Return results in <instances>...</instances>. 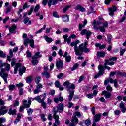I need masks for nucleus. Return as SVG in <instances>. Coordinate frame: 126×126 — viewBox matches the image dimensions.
<instances>
[{
	"label": "nucleus",
	"instance_id": "obj_18",
	"mask_svg": "<svg viewBox=\"0 0 126 126\" xmlns=\"http://www.w3.org/2000/svg\"><path fill=\"white\" fill-rule=\"evenodd\" d=\"M41 75L42 76H45L46 78H51V73L48 71H44L42 73Z\"/></svg>",
	"mask_w": 126,
	"mask_h": 126
},
{
	"label": "nucleus",
	"instance_id": "obj_24",
	"mask_svg": "<svg viewBox=\"0 0 126 126\" xmlns=\"http://www.w3.org/2000/svg\"><path fill=\"white\" fill-rule=\"evenodd\" d=\"M63 20L64 22H68L69 21V17L67 15H63Z\"/></svg>",
	"mask_w": 126,
	"mask_h": 126
},
{
	"label": "nucleus",
	"instance_id": "obj_44",
	"mask_svg": "<svg viewBox=\"0 0 126 126\" xmlns=\"http://www.w3.org/2000/svg\"><path fill=\"white\" fill-rule=\"evenodd\" d=\"M28 43H29V38H27L24 41V44L25 45V47H28Z\"/></svg>",
	"mask_w": 126,
	"mask_h": 126
},
{
	"label": "nucleus",
	"instance_id": "obj_23",
	"mask_svg": "<svg viewBox=\"0 0 126 126\" xmlns=\"http://www.w3.org/2000/svg\"><path fill=\"white\" fill-rule=\"evenodd\" d=\"M44 39L47 43L49 44H51L53 41V38H49L48 36L46 35L44 36Z\"/></svg>",
	"mask_w": 126,
	"mask_h": 126
},
{
	"label": "nucleus",
	"instance_id": "obj_32",
	"mask_svg": "<svg viewBox=\"0 0 126 126\" xmlns=\"http://www.w3.org/2000/svg\"><path fill=\"white\" fill-rule=\"evenodd\" d=\"M109 14L110 15V16H113V15L115 14V12L113 10V8L110 7L109 8Z\"/></svg>",
	"mask_w": 126,
	"mask_h": 126
},
{
	"label": "nucleus",
	"instance_id": "obj_33",
	"mask_svg": "<svg viewBox=\"0 0 126 126\" xmlns=\"http://www.w3.org/2000/svg\"><path fill=\"white\" fill-rule=\"evenodd\" d=\"M84 123L85 124L86 126H89L90 125H91V120H90L89 119H87L85 120Z\"/></svg>",
	"mask_w": 126,
	"mask_h": 126
},
{
	"label": "nucleus",
	"instance_id": "obj_27",
	"mask_svg": "<svg viewBox=\"0 0 126 126\" xmlns=\"http://www.w3.org/2000/svg\"><path fill=\"white\" fill-rule=\"evenodd\" d=\"M46 24H44L43 26V27L41 29H39L37 32H35V34H40V33H41L42 32V31H43V30H45L46 29Z\"/></svg>",
	"mask_w": 126,
	"mask_h": 126
},
{
	"label": "nucleus",
	"instance_id": "obj_10",
	"mask_svg": "<svg viewBox=\"0 0 126 126\" xmlns=\"http://www.w3.org/2000/svg\"><path fill=\"white\" fill-rule=\"evenodd\" d=\"M71 121L72 122V123L70 124V126H76L75 125H74V122L75 124H78V118L75 116L72 117Z\"/></svg>",
	"mask_w": 126,
	"mask_h": 126
},
{
	"label": "nucleus",
	"instance_id": "obj_63",
	"mask_svg": "<svg viewBox=\"0 0 126 126\" xmlns=\"http://www.w3.org/2000/svg\"><path fill=\"white\" fill-rule=\"evenodd\" d=\"M52 3H53V0H49L48 1V7H51V6H52Z\"/></svg>",
	"mask_w": 126,
	"mask_h": 126
},
{
	"label": "nucleus",
	"instance_id": "obj_39",
	"mask_svg": "<svg viewBox=\"0 0 126 126\" xmlns=\"http://www.w3.org/2000/svg\"><path fill=\"white\" fill-rule=\"evenodd\" d=\"M87 45H88V42L87 41H86L84 42V46H83V47H84V48H85L87 51H88L89 52H90V50L87 48Z\"/></svg>",
	"mask_w": 126,
	"mask_h": 126
},
{
	"label": "nucleus",
	"instance_id": "obj_53",
	"mask_svg": "<svg viewBox=\"0 0 126 126\" xmlns=\"http://www.w3.org/2000/svg\"><path fill=\"white\" fill-rule=\"evenodd\" d=\"M86 97H87L88 99H92L94 97V95L91 94H88Z\"/></svg>",
	"mask_w": 126,
	"mask_h": 126
},
{
	"label": "nucleus",
	"instance_id": "obj_41",
	"mask_svg": "<svg viewBox=\"0 0 126 126\" xmlns=\"http://www.w3.org/2000/svg\"><path fill=\"white\" fill-rule=\"evenodd\" d=\"M65 60L66 63H70V61H71V56L68 55V57H65Z\"/></svg>",
	"mask_w": 126,
	"mask_h": 126
},
{
	"label": "nucleus",
	"instance_id": "obj_61",
	"mask_svg": "<svg viewBox=\"0 0 126 126\" xmlns=\"http://www.w3.org/2000/svg\"><path fill=\"white\" fill-rule=\"evenodd\" d=\"M99 29L100 30V31H101V32H103L104 33L106 32V29H105V28L103 26L99 27Z\"/></svg>",
	"mask_w": 126,
	"mask_h": 126
},
{
	"label": "nucleus",
	"instance_id": "obj_64",
	"mask_svg": "<svg viewBox=\"0 0 126 126\" xmlns=\"http://www.w3.org/2000/svg\"><path fill=\"white\" fill-rule=\"evenodd\" d=\"M106 90H107V91H112L113 90V88H112V87H111V86L110 85H108L106 87Z\"/></svg>",
	"mask_w": 126,
	"mask_h": 126
},
{
	"label": "nucleus",
	"instance_id": "obj_50",
	"mask_svg": "<svg viewBox=\"0 0 126 126\" xmlns=\"http://www.w3.org/2000/svg\"><path fill=\"white\" fill-rule=\"evenodd\" d=\"M9 32L11 34H15V33H16V31H15V30H14V29H13L12 28H10L9 29Z\"/></svg>",
	"mask_w": 126,
	"mask_h": 126
},
{
	"label": "nucleus",
	"instance_id": "obj_20",
	"mask_svg": "<svg viewBox=\"0 0 126 126\" xmlns=\"http://www.w3.org/2000/svg\"><path fill=\"white\" fill-rule=\"evenodd\" d=\"M26 81L27 83H28V84H30V83H32V82H33V76H30L27 77Z\"/></svg>",
	"mask_w": 126,
	"mask_h": 126
},
{
	"label": "nucleus",
	"instance_id": "obj_31",
	"mask_svg": "<svg viewBox=\"0 0 126 126\" xmlns=\"http://www.w3.org/2000/svg\"><path fill=\"white\" fill-rule=\"evenodd\" d=\"M112 38H113V36H112V35L111 34L107 35V42H108V44H111V42H112Z\"/></svg>",
	"mask_w": 126,
	"mask_h": 126
},
{
	"label": "nucleus",
	"instance_id": "obj_47",
	"mask_svg": "<svg viewBox=\"0 0 126 126\" xmlns=\"http://www.w3.org/2000/svg\"><path fill=\"white\" fill-rule=\"evenodd\" d=\"M53 16H54V17H56V18H60V16L58 14V12L57 11L53 12Z\"/></svg>",
	"mask_w": 126,
	"mask_h": 126
},
{
	"label": "nucleus",
	"instance_id": "obj_4",
	"mask_svg": "<svg viewBox=\"0 0 126 126\" xmlns=\"http://www.w3.org/2000/svg\"><path fill=\"white\" fill-rule=\"evenodd\" d=\"M115 74L117 75V76H124V77H126V72H124L122 73L120 71L111 72L109 75L110 76H114V75H115Z\"/></svg>",
	"mask_w": 126,
	"mask_h": 126
},
{
	"label": "nucleus",
	"instance_id": "obj_3",
	"mask_svg": "<svg viewBox=\"0 0 126 126\" xmlns=\"http://www.w3.org/2000/svg\"><path fill=\"white\" fill-rule=\"evenodd\" d=\"M80 34L82 36L86 35L87 40H89L90 38L91 37V35H92V32L89 30H87V29H84L81 31Z\"/></svg>",
	"mask_w": 126,
	"mask_h": 126
},
{
	"label": "nucleus",
	"instance_id": "obj_35",
	"mask_svg": "<svg viewBox=\"0 0 126 126\" xmlns=\"http://www.w3.org/2000/svg\"><path fill=\"white\" fill-rule=\"evenodd\" d=\"M0 57L4 59L5 58H6V55L5 53H3V51H0Z\"/></svg>",
	"mask_w": 126,
	"mask_h": 126
},
{
	"label": "nucleus",
	"instance_id": "obj_34",
	"mask_svg": "<svg viewBox=\"0 0 126 126\" xmlns=\"http://www.w3.org/2000/svg\"><path fill=\"white\" fill-rule=\"evenodd\" d=\"M40 8H41V7L40 6V5L37 4L34 8V11L35 13L38 12L39 10H40Z\"/></svg>",
	"mask_w": 126,
	"mask_h": 126
},
{
	"label": "nucleus",
	"instance_id": "obj_8",
	"mask_svg": "<svg viewBox=\"0 0 126 126\" xmlns=\"http://www.w3.org/2000/svg\"><path fill=\"white\" fill-rule=\"evenodd\" d=\"M27 103V100L24 99L23 101V105H25L26 109H28V108H30V105H31V103H32V98H31L30 99H29L28 104Z\"/></svg>",
	"mask_w": 126,
	"mask_h": 126
},
{
	"label": "nucleus",
	"instance_id": "obj_12",
	"mask_svg": "<svg viewBox=\"0 0 126 126\" xmlns=\"http://www.w3.org/2000/svg\"><path fill=\"white\" fill-rule=\"evenodd\" d=\"M75 10H79L81 12H85V8L81 6V5H77L75 7Z\"/></svg>",
	"mask_w": 126,
	"mask_h": 126
},
{
	"label": "nucleus",
	"instance_id": "obj_54",
	"mask_svg": "<svg viewBox=\"0 0 126 126\" xmlns=\"http://www.w3.org/2000/svg\"><path fill=\"white\" fill-rule=\"evenodd\" d=\"M35 81L37 84H39V83H40V81H41V77H36L35 78Z\"/></svg>",
	"mask_w": 126,
	"mask_h": 126
},
{
	"label": "nucleus",
	"instance_id": "obj_60",
	"mask_svg": "<svg viewBox=\"0 0 126 126\" xmlns=\"http://www.w3.org/2000/svg\"><path fill=\"white\" fill-rule=\"evenodd\" d=\"M26 54H27V57H28V58H30L32 56V53L29 52V50L27 51Z\"/></svg>",
	"mask_w": 126,
	"mask_h": 126
},
{
	"label": "nucleus",
	"instance_id": "obj_14",
	"mask_svg": "<svg viewBox=\"0 0 126 126\" xmlns=\"http://www.w3.org/2000/svg\"><path fill=\"white\" fill-rule=\"evenodd\" d=\"M26 71V67L23 66L22 67L19 69V73L20 76L23 75V73H25Z\"/></svg>",
	"mask_w": 126,
	"mask_h": 126
},
{
	"label": "nucleus",
	"instance_id": "obj_40",
	"mask_svg": "<svg viewBox=\"0 0 126 126\" xmlns=\"http://www.w3.org/2000/svg\"><path fill=\"white\" fill-rule=\"evenodd\" d=\"M58 100L59 102H63L64 99L63 97L62 96V94H60L58 95Z\"/></svg>",
	"mask_w": 126,
	"mask_h": 126
},
{
	"label": "nucleus",
	"instance_id": "obj_62",
	"mask_svg": "<svg viewBox=\"0 0 126 126\" xmlns=\"http://www.w3.org/2000/svg\"><path fill=\"white\" fill-rule=\"evenodd\" d=\"M117 60H118V57H110L109 59V61H117Z\"/></svg>",
	"mask_w": 126,
	"mask_h": 126
},
{
	"label": "nucleus",
	"instance_id": "obj_52",
	"mask_svg": "<svg viewBox=\"0 0 126 126\" xmlns=\"http://www.w3.org/2000/svg\"><path fill=\"white\" fill-rule=\"evenodd\" d=\"M34 100H35L36 101H37V102H38V103H40V101H41V97H40V96H37L36 97H34L33 98V100L34 101Z\"/></svg>",
	"mask_w": 126,
	"mask_h": 126
},
{
	"label": "nucleus",
	"instance_id": "obj_48",
	"mask_svg": "<svg viewBox=\"0 0 126 126\" xmlns=\"http://www.w3.org/2000/svg\"><path fill=\"white\" fill-rule=\"evenodd\" d=\"M22 66V63H17L15 64V67L17 68H19V67H21Z\"/></svg>",
	"mask_w": 126,
	"mask_h": 126
},
{
	"label": "nucleus",
	"instance_id": "obj_28",
	"mask_svg": "<svg viewBox=\"0 0 126 126\" xmlns=\"http://www.w3.org/2000/svg\"><path fill=\"white\" fill-rule=\"evenodd\" d=\"M70 7H71V5H70L64 7L63 10V13H65V12H66V11H67V10H68V9L70 8Z\"/></svg>",
	"mask_w": 126,
	"mask_h": 126
},
{
	"label": "nucleus",
	"instance_id": "obj_13",
	"mask_svg": "<svg viewBox=\"0 0 126 126\" xmlns=\"http://www.w3.org/2000/svg\"><path fill=\"white\" fill-rule=\"evenodd\" d=\"M115 64V62L114 61H110L109 60H105V63H104V65L105 66H107V65H110V66H112V65H114Z\"/></svg>",
	"mask_w": 126,
	"mask_h": 126
},
{
	"label": "nucleus",
	"instance_id": "obj_56",
	"mask_svg": "<svg viewBox=\"0 0 126 126\" xmlns=\"http://www.w3.org/2000/svg\"><path fill=\"white\" fill-rule=\"evenodd\" d=\"M37 89H39V90H41V88H43V85L41 83L37 84L36 86Z\"/></svg>",
	"mask_w": 126,
	"mask_h": 126
},
{
	"label": "nucleus",
	"instance_id": "obj_6",
	"mask_svg": "<svg viewBox=\"0 0 126 126\" xmlns=\"http://www.w3.org/2000/svg\"><path fill=\"white\" fill-rule=\"evenodd\" d=\"M56 65L57 69H60V68H63V62L61 59L59 61L56 62Z\"/></svg>",
	"mask_w": 126,
	"mask_h": 126
},
{
	"label": "nucleus",
	"instance_id": "obj_37",
	"mask_svg": "<svg viewBox=\"0 0 126 126\" xmlns=\"http://www.w3.org/2000/svg\"><path fill=\"white\" fill-rule=\"evenodd\" d=\"M40 117L43 122H46V121H47V118H46V115L44 114H41Z\"/></svg>",
	"mask_w": 126,
	"mask_h": 126
},
{
	"label": "nucleus",
	"instance_id": "obj_43",
	"mask_svg": "<svg viewBox=\"0 0 126 126\" xmlns=\"http://www.w3.org/2000/svg\"><path fill=\"white\" fill-rule=\"evenodd\" d=\"M91 112H92V114L93 115H95L96 114V107H95V106H93L92 108Z\"/></svg>",
	"mask_w": 126,
	"mask_h": 126
},
{
	"label": "nucleus",
	"instance_id": "obj_7",
	"mask_svg": "<svg viewBox=\"0 0 126 126\" xmlns=\"http://www.w3.org/2000/svg\"><path fill=\"white\" fill-rule=\"evenodd\" d=\"M101 95H104V98L106 99H110V98H111L112 96V94L111 92L106 90L102 91Z\"/></svg>",
	"mask_w": 126,
	"mask_h": 126
},
{
	"label": "nucleus",
	"instance_id": "obj_11",
	"mask_svg": "<svg viewBox=\"0 0 126 126\" xmlns=\"http://www.w3.org/2000/svg\"><path fill=\"white\" fill-rule=\"evenodd\" d=\"M101 117H102V114L101 113L96 114L94 117V121L95 123H98L101 120Z\"/></svg>",
	"mask_w": 126,
	"mask_h": 126
},
{
	"label": "nucleus",
	"instance_id": "obj_26",
	"mask_svg": "<svg viewBox=\"0 0 126 126\" xmlns=\"http://www.w3.org/2000/svg\"><path fill=\"white\" fill-rule=\"evenodd\" d=\"M73 117H77V118H81L82 117V115H81V113H80V112L76 111L74 112V116Z\"/></svg>",
	"mask_w": 126,
	"mask_h": 126
},
{
	"label": "nucleus",
	"instance_id": "obj_19",
	"mask_svg": "<svg viewBox=\"0 0 126 126\" xmlns=\"http://www.w3.org/2000/svg\"><path fill=\"white\" fill-rule=\"evenodd\" d=\"M109 82L111 84L114 82L115 87H117L118 86V80H117V79H115L114 81V79L111 78L109 79Z\"/></svg>",
	"mask_w": 126,
	"mask_h": 126
},
{
	"label": "nucleus",
	"instance_id": "obj_46",
	"mask_svg": "<svg viewBox=\"0 0 126 126\" xmlns=\"http://www.w3.org/2000/svg\"><path fill=\"white\" fill-rule=\"evenodd\" d=\"M0 76H1V77L3 78V79H7V77H8V74L4 73L3 74V75L2 74V75H0Z\"/></svg>",
	"mask_w": 126,
	"mask_h": 126
},
{
	"label": "nucleus",
	"instance_id": "obj_29",
	"mask_svg": "<svg viewBox=\"0 0 126 126\" xmlns=\"http://www.w3.org/2000/svg\"><path fill=\"white\" fill-rule=\"evenodd\" d=\"M33 109L32 108H29L27 109V112L28 114V116H31L32 114H33Z\"/></svg>",
	"mask_w": 126,
	"mask_h": 126
},
{
	"label": "nucleus",
	"instance_id": "obj_42",
	"mask_svg": "<svg viewBox=\"0 0 126 126\" xmlns=\"http://www.w3.org/2000/svg\"><path fill=\"white\" fill-rule=\"evenodd\" d=\"M6 122V119L5 118L1 117L0 118V124L1 125L3 124V123H5Z\"/></svg>",
	"mask_w": 126,
	"mask_h": 126
},
{
	"label": "nucleus",
	"instance_id": "obj_5",
	"mask_svg": "<svg viewBox=\"0 0 126 126\" xmlns=\"http://www.w3.org/2000/svg\"><path fill=\"white\" fill-rule=\"evenodd\" d=\"M7 109V107L5 106H1L0 108V116H4L8 112V110L6 109ZM6 109V110H5Z\"/></svg>",
	"mask_w": 126,
	"mask_h": 126
},
{
	"label": "nucleus",
	"instance_id": "obj_16",
	"mask_svg": "<svg viewBox=\"0 0 126 126\" xmlns=\"http://www.w3.org/2000/svg\"><path fill=\"white\" fill-rule=\"evenodd\" d=\"M106 56V53L104 51H98L97 52V59L104 58Z\"/></svg>",
	"mask_w": 126,
	"mask_h": 126
},
{
	"label": "nucleus",
	"instance_id": "obj_21",
	"mask_svg": "<svg viewBox=\"0 0 126 126\" xmlns=\"http://www.w3.org/2000/svg\"><path fill=\"white\" fill-rule=\"evenodd\" d=\"M35 55L32 56V59H38V58H41L42 57V55L40 54V52L35 53Z\"/></svg>",
	"mask_w": 126,
	"mask_h": 126
},
{
	"label": "nucleus",
	"instance_id": "obj_59",
	"mask_svg": "<svg viewBox=\"0 0 126 126\" xmlns=\"http://www.w3.org/2000/svg\"><path fill=\"white\" fill-rule=\"evenodd\" d=\"M29 17H26V18H25V19L24 20V24H27V23H28V21H29Z\"/></svg>",
	"mask_w": 126,
	"mask_h": 126
},
{
	"label": "nucleus",
	"instance_id": "obj_25",
	"mask_svg": "<svg viewBox=\"0 0 126 126\" xmlns=\"http://www.w3.org/2000/svg\"><path fill=\"white\" fill-rule=\"evenodd\" d=\"M32 63L34 66L36 65H38V63H39V61L36 59H33L32 60Z\"/></svg>",
	"mask_w": 126,
	"mask_h": 126
},
{
	"label": "nucleus",
	"instance_id": "obj_36",
	"mask_svg": "<svg viewBox=\"0 0 126 126\" xmlns=\"http://www.w3.org/2000/svg\"><path fill=\"white\" fill-rule=\"evenodd\" d=\"M79 66V64L78 63H76L74 65V66L72 67L71 69V71H73L74 70H75L77 67Z\"/></svg>",
	"mask_w": 126,
	"mask_h": 126
},
{
	"label": "nucleus",
	"instance_id": "obj_15",
	"mask_svg": "<svg viewBox=\"0 0 126 126\" xmlns=\"http://www.w3.org/2000/svg\"><path fill=\"white\" fill-rule=\"evenodd\" d=\"M57 111H58L59 113H61V111H63L64 105H63V103H61L58 104V105L57 106Z\"/></svg>",
	"mask_w": 126,
	"mask_h": 126
},
{
	"label": "nucleus",
	"instance_id": "obj_30",
	"mask_svg": "<svg viewBox=\"0 0 126 126\" xmlns=\"http://www.w3.org/2000/svg\"><path fill=\"white\" fill-rule=\"evenodd\" d=\"M33 10H34V6H32L28 12V15H31L33 13Z\"/></svg>",
	"mask_w": 126,
	"mask_h": 126
},
{
	"label": "nucleus",
	"instance_id": "obj_57",
	"mask_svg": "<svg viewBox=\"0 0 126 126\" xmlns=\"http://www.w3.org/2000/svg\"><path fill=\"white\" fill-rule=\"evenodd\" d=\"M93 27H94V30H98V29H99L100 27H97L96 24L94 23V22H93Z\"/></svg>",
	"mask_w": 126,
	"mask_h": 126
},
{
	"label": "nucleus",
	"instance_id": "obj_55",
	"mask_svg": "<svg viewBox=\"0 0 126 126\" xmlns=\"http://www.w3.org/2000/svg\"><path fill=\"white\" fill-rule=\"evenodd\" d=\"M93 23L96 25H101V24H102V21H96V20H94Z\"/></svg>",
	"mask_w": 126,
	"mask_h": 126
},
{
	"label": "nucleus",
	"instance_id": "obj_51",
	"mask_svg": "<svg viewBox=\"0 0 126 126\" xmlns=\"http://www.w3.org/2000/svg\"><path fill=\"white\" fill-rule=\"evenodd\" d=\"M26 109V107H25V105H23L20 106V109H19V112L20 113H21V112H23V110L24 109Z\"/></svg>",
	"mask_w": 126,
	"mask_h": 126
},
{
	"label": "nucleus",
	"instance_id": "obj_58",
	"mask_svg": "<svg viewBox=\"0 0 126 126\" xmlns=\"http://www.w3.org/2000/svg\"><path fill=\"white\" fill-rule=\"evenodd\" d=\"M126 48H124L120 50V56H124V54H125V52H126Z\"/></svg>",
	"mask_w": 126,
	"mask_h": 126
},
{
	"label": "nucleus",
	"instance_id": "obj_17",
	"mask_svg": "<svg viewBox=\"0 0 126 126\" xmlns=\"http://www.w3.org/2000/svg\"><path fill=\"white\" fill-rule=\"evenodd\" d=\"M8 114L11 116H15L16 115V109H13L12 110V106H11L10 109H9V111Z\"/></svg>",
	"mask_w": 126,
	"mask_h": 126
},
{
	"label": "nucleus",
	"instance_id": "obj_49",
	"mask_svg": "<svg viewBox=\"0 0 126 126\" xmlns=\"http://www.w3.org/2000/svg\"><path fill=\"white\" fill-rule=\"evenodd\" d=\"M55 87L59 88V87L61 86V83H60L59 81H55Z\"/></svg>",
	"mask_w": 126,
	"mask_h": 126
},
{
	"label": "nucleus",
	"instance_id": "obj_2",
	"mask_svg": "<svg viewBox=\"0 0 126 126\" xmlns=\"http://www.w3.org/2000/svg\"><path fill=\"white\" fill-rule=\"evenodd\" d=\"M83 52L89 53V51L84 48V47H83V43H82L79 45L78 49L75 52V54L76 55V56H82Z\"/></svg>",
	"mask_w": 126,
	"mask_h": 126
},
{
	"label": "nucleus",
	"instance_id": "obj_1",
	"mask_svg": "<svg viewBox=\"0 0 126 126\" xmlns=\"http://www.w3.org/2000/svg\"><path fill=\"white\" fill-rule=\"evenodd\" d=\"M70 83L69 81H65L63 84L64 86H66L67 91L69 92L68 98L69 102H71L72 100L73 96H74V89H75V84H72L69 86Z\"/></svg>",
	"mask_w": 126,
	"mask_h": 126
},
{
	"label": "nucleus",
	"instance_id": "obj_38",
	"mask_svg": "<svg viewBox=\"0 0 126 126\" xmlns=\"http://www.w3.org/2000/svg\"><path fill=\"white\" fill-rule=\"evenodd\" d=\"M14 89H15V85L11 84L9 85V90H10V91H12L13 90H14Z\"/></svg>",
	"mask_w": 126,
	"mask_h": 126
},
{
	"label": "nucleus",
	"instance_id": "obj_45",
	"mask_svg": "<svg viewBox=\"0 0 126 126\" xmlns=\"http://www.w3.org/2000/svg\"><path fill=\"white\" fill-rule=\"evenodd\" d=\"M16 61H15V58H13L12 60L11 63V65L12 67L14 66L16 64L15 63Z\"/></svg>",
	"mask_w": 126,
	"mask_h": 126
},
{
	"label": "nucleus",
	"instance_id": "obj_9",
	"mask_svg": "<svg viewBox=\"0 0 126 126\" xmlns=\"http://www.w3.org/2000/svg\"><path fill=\"white\" fill-rule=\"evenodd\" d=\"M98 68L99 70L98 74L100 75V76H102V75L105 73V66H98Z\"/></svg>",
	"mask_w": 126,
	"mask_h": 126
},
{
	"label": "nucleus",
	"instance_id": "obj_22",
	"mask_svg": "<svg viewBox=\"0 0 126 126\" xmlns=\"http://www.w3.org/2000/svg\"><path fill=\"white\" fill-rule=\"evenodd\" d=\"M29 43L31 48H35V41L34 40V39L29 40Z\"/></svg>",
	"mask_w": 126,
	"mask_h": 126
}]
</instances>
